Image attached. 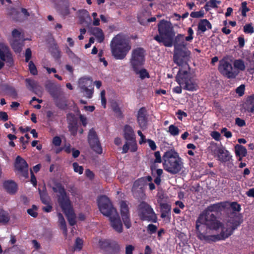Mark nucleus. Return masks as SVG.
I'll use <instances>...</instances> for the list:
<instances>
[{
    "instance_id": "nucleus-13",
    "label": "nucleus",
    "mask_w": 254,
    "mask_h": 254,
    "mask_svg": "<svg viewBox=\"0 0 254 254\" xmlns=\"http://www.w3.org/2000/svg\"><path fill=\"white\" fill-rule=\"evenodd\" d=\"M88 142L90 147L98 154L102 153V148L101 146L98 135L95 130L92 128L90 129L88 135Z\"/></svg>"
},
{
    "instance_id": "nucleus-14",
    "label": "nucleus",
    "mask_w": 254,
    "mask_h": 254,
    "mask_svg": "<svg viewBox=\"0 0 254 254\" xmlns=\"http://www.w3.org/2000/svg\"><path fill=\"white\" fill-rule=\"evenodd\" d=\"M15 171L25 178L29 177L28 164L27 162L19 156L16 157L15 160Z\"/></svg>"
},
{
    "instance_id": "nucleus-39",
    "label": "nucleus",
    "mask_w": 254,
    "mask_h": 254,
    "mask_svg": "<svg viewBox=\"0 0 254 254\" xmlns=\"http://www.w3.org/2000/svg\"><path fill=\"white\" fill-rule=\"evenodd\" d=\"M222 228L221 232H220V234H217L216 235H218L219 238V241L220 240H224L226 239L227 238L230 237V235H228V234L230 233V231L231 230V227H229L227 228H226L224 227H221Z\"/></svg>"
},
{
    "instance_id": "nucleus-1",
    "label": "nucleus",
    "mask_w": 254,
    "mask_h": 254,
    "mask_svg": "<svg viewBox=\"0 0 254 254\" xmlns=\"http://www.w3.org/2000/svg\"><path fill=\"white\" fill-rule=\"evenodd\" d=\"M97 205L101 213L109 217L113 229L118 233L122 232L123 225L120 217L109 198L105 195L99 196Z\"/></svg>"
},
{
    "instance_id": "nucleus-63",
    "label": "nucleus",
    "mask_w": 254,
    "mask_h": 254,
    "mask_svg": "<svg viewBox=\"0 0 254 254\" xmlns=\"http://www.w3.org/2000/svg\"><path fill=\"white\" fill-rule=\"evenodd\" d=\"M83 241L79 238H77L75 241V248L81 250L82 248Z\"/></svg>"
},
{
    "instance_id": "nucleus-15",
    "label": "nucleus",
    "mask_w": 254,
    "mask_h": 254,
    "mask_svg": "<svg viewBox=\"0 0 254 254\" xmlns=\"http://www.w3.org/2000/svg\"><path fill=\"white\" fill-rule=\"evenodd\" d=\"M218 70L223 75L228 78H235L237 74L233 72V67L231 63L227 60H222L220 61Z\"/></svg>"
},
{
    "instance_id": "nucleus-25",
    "label": "nucleus",
    "mask_w": 254,
    "mask_h": 254,
    "mask_svg": "<svg viewBox=\"0 0 254 254\" xmlns=\"http://www.w3.org/2000/svg\"><path fill=\"white\" fill-rule=\"evenodd\" d=\"M187 45L185 42L184 35L178 34L176 37H173V46H174L175 49L179 48H186Z\"/></svg>"
},
{
    "instance_id": "nucleus-7",
    "label": "nucleus",
    "mask_w": 254,
    "mask_h": 254,
    "mask_svg": "<svg viewBox=\"0 0 254 254\" xmlns=\"http://www.w3.org/2000/svg\"><path fill=\"white\" fill-rule=\"evenodd\" d=\"M176 81L180 86L184 85L183 89L186 90L194 91L197 88V85L192 78L190 73L187 70L180 69L176 76Z\"/></svg>"
},
{
    "instance_id": "nucleus-47",
    "label": "nucleus",
    "mask_w": 254,
    "mask_h": 254,
    "mask_svg": "<svg viewBox=\"0 0 254 254\" xmlns=\"http://www.w3.org/2000/svg\"><path fill=\"white\" fill-rule=\"evenodd\" d=\"M168 132L170 133L171 135L177 136V135H178L179 134L180 129L178 128V127L174 125H171L168 127Z\"/></svg>"
},
{
    "instance_id": "nucleus-43",
    "label": "nucleus",
    "mask_w": 254,
    "mask_h": 254,
    "mask_svg": "<svg viewBox=\"0 0 254 254\" xmlns=\"http://www.w3.org/2000/svg\"><path fill=\"white\" fill-rule=\"evenodd\" d=\"M112 108L116 116L120 119H122L124 115L118 104L116 102L112 103Z\"/></svg>"
},
{
    "instance_id": "nucleus-19",
    "label": "nucleus",
    "mask_w": 254,
    "mask_h": 254,
    "mask_svg": "<svg viewBox=\"0 0 254 254\" xmlns=\"http://www.w3.org/2000/svg\"><path fill=\"white\" fill-rule=\"evenodd\" d=\"M99 246L100 249L105 251L118 252L120 250V246L117 243L108 240H99Z\"/></svg>"
},
{
    "instance_id": "nucleus-8",
    "label": "nucleus",
    "mask_w": 254,
    "mask_h": 254,
    "mask_svg": "<svg viewBox=\"0 0 254 254\" xmlns=\"http://www.w3.org/2000/svg\"><path fill=\"white\" fill-rule=\"evenodd\" d=\"M145 50L141 47L134 49L131 52L130 64L133 70H137V68L142 66L145 61Z\"/></svg>"
},
{
    "instance_id": "nucleus-35",
    "label": "nucleus",
    "mask_w": 254,
    "mask_h": 254,
    "mask_svg": "<svg viewBox=\"0 0 254 254\" xmlns=\"http://www.w3.org/2000/svg\"><path fill=\"white\" fill-rule=\"evenodd\" d=\"M235 152L236 156H246L247 150L246 147L239 144L235 145Z\"/></svg>"
},
{
    "instance_id": "nucleus-31",
    "label": "nucleus",
    "mask_w": 254,
    "mask_h": 254,
    "mask_svg": "<svg viewBox=\"0 0 254 254\" xmlns=\"http://www.w3.org/2000/svg\"><path fill=\"white\" fill-rule=\"evenodd\" d=\"M91 34L94 35L99 43L102 42L104 40V35L103 30L99 27H95L90 29Z\"/></svg>"
},
{
    "instance_id": "nucleus-46",
    "label": "nucleus",
    "mask_w": 254,
    "mask_h": 254,
    "mask_svg": "<svg viewBox=\"0 0 254 254\" xmlns=\"http://www.w3.org/2000/svg\"><path fill=\"white\" fill-rule=\"evenodd\" d=\"M234 66L238 69L244 71L245 69V62L243 60H236L234 63Z\"/></svg>"
},
{
    "instance_id": "nucleus-20",
    "label": "nucleus",
    "mask_w": 254,
    "mask_h": 254,
    "mask_svg": "<svg viewBox=\"0 0 254 254\" xmlns=\"http://www.w3.org/2000/svg\"><path fill=\"white\" fill-rule=\"evenodd\" d=\"M144 186H142L139 182H137L136 180L133 184L131 188V192L133 197L138 200H143L145 198Z\"/></svg>"
},
{
    "instance_id": "nucleus-33",
    "label": "nucleus",
    "mask_w": 254,
    "mask_h": 254,
    "mask_svg": "<svg viewBox=\"0 0 254 254\" xmlns=\"http://www.w3.org/2000/svg\"><path fill=\"white\" fill-rule=\"evenodd\" d=\"M161 206V217L163 218L170 217L171 215V206L167 203H162Z\"/></svg>"
},
{
    "instance_id": "nucleus-24",
    "label": "nucleus",
    "mask_w": 254,
    "mask_h": 254,
    "mask_svg": "<svg viewBox=\"0 0 254 254\" xmlns=\"http://www.w3.org/2000/svg\"><path fill=\"white\" fill-rule=\"evenodd\" d=\"M89 81L86 78H81L79 79V86L82 92H85L86 96L88 98H91L93 94V89H89L87 87L88 82Z\"/></svg>"
},
{
    "instance_id": "nucleus-55",
    "label": "nucleus",
    "mask_w": 254,
    "mask_h": 254,
    "mask_svg": "<svg viewBox=\"0 0 254 254\" xmlns=\"http://www.w3.org/2000/svg\"><path fill=\"white\" fill-rule=\"evenodd\" d=\"M29 69L32 75H35L38 74L36 66L32 61H30L29 63Z\"/></svg>"
},
{
    "instance_id": "nucleus-49",
    "label": "nucleus",
    "mask_w": 254,
    "mask_h": 254,
    "mask_svg": "<svg viewBox=\"0 0 254 254\" xmlns=\"http://www.w3.org/2000/svg\"><path fill=\"white\" fill-rule=\"evenodd\" d=\"M146 229L148 234L152 235L157 232L158 227L154 224H149L147 226Z\"/></svg>"
},
{
    "instance_id": "nucleus-16",
    "label": "nucleus",
    "mask_w": 254,
    "mask_h": 254,
    "mask_svg": "<svg viewBox=\"0 0 254 254\" xmlns=\"http://www.w3.org/2000/svg\"><path fill=\"white\" fill-rule=\"evenodd\" d=\"M120 211L123 222L127 229L131 226V222L129 215V208L127 201L122 200L120 202Z\"/></svg>"
},
{
    "instance_id": "nucleus-34",
    "label": "nucleus",
    "mask_w": 254,
    "mask_h": 254,
    "mask_svg": "<svg viewBox=\"0 0 254 254\" xmlns=\"http://www.w3.org/2000/svg\"><path fill=\"white\" fill-rule=\"evenodd\" d=\"M79 18L81 23L86 22L87 20L89 21L91 20L88 11L85 9L79 10Z\"/></svg>"
},
{
    "instance_id": "nucleus-29",
    "label": "nucleus",
    "mask_w": 254,
    "mask_h": 254,
    "mask_svg": "<svg viewBox=\"0 0 254 254\" xmlns=\"http://www.w3.org/2000/svg\"><path fill=\"white\" fill-rule=\"evenodd\" d=\"M243 107L248 112H254V94L248 96L246 99Z\"/></svg>"
},
{
    "instance_id": "nucleus-5",
    "label": "nucleus",
    "mask_w": 254,
    "mask_h": 254,
    "mask_svg": "<svg viewBox=\"0 0 254 254\" xmlns=\"http://www.w3.org/2000/svg\"><path fill=\"white\" fill-rule=\"evenodd\" d=\"M137 212L140 220L142 221L157 223L158 218L152 207L146 202L142 201L137 207Z\"/></svg>"
},
{
    "instance_id": "nucleus-57",
    "label": "nucleus",
    "mask_w": 254,
    "mask_h": 254,
    "mask_svg": "<svg viewBox=\"0 0 254 254\" xmlns=\"http://www.w3.org/2000/svg\"><path fill=\"white\" fill-rule=\"evenodd\" d=\"M230 207L231 208L236 211H240L241 210V207L236 201H233L230 203Z\"/></svg>"
},
{
    "instance_id": "nucleus-45",
    "label": "nucleus",
    "mask_w": 254,
    "mask_h": 254,
    "mask_svg": "<svg viewBox=\"0 0 254 254\" xmlns=\"http://www.w3.org/2000/svg\"><path fill=\"white\" fill-rule=\"evenodd\" d=\"M25 81L27 88L31 91L36 87H37V82L33 79L30 78H26L25 79Z\"/></svg>"
},
{
    "instance_id": "nucleus-59",
    "label": "nucleus",
    "mask_w": 254,
    "mask_h": 254,
    "mask_svg": "<svg viewBox=\"0 0 254 254\" xmlns=\"http://www.w3.org/2000/svg\"><path fill=\"white\" fill-rule=\"evenodd\" d=\"M245 85L241 84L239 87L236 88V92L240 96H243L245 94Z\"/></svg>"
},
{
    "instance_id": "nucleus-42",
    "label": "nucleus",
    "mask_w": 254,
    "mask_h": 254,
    "mask_svg": "<svg viewBox=\"0 0 254 254\" xmlns=\"http://www.w3.org/2000/svg\"><path fill=\"white\" fill-rule=\"evenodd\" d=\"M139 67H137V70H133V71L136 74L139 75V77L141 79H144L146 78H149L150 75L148 71L145 69L143 68L141 70H139Z\"/></svg>"
},
{
    "instance_id": "nucleus-12",
    "label": "nucleus",
    "mask_w": 254,
    "mask_h": 254,
    "mask_svg": "<svg viewBox=\"0 0 254 254\" xmlns=\"http://www.w3.org/2000/svg\"><path fill=\"white\" fill-rule=\"evenodd\" d=\"M52 190L54 192H58L59 193L57 195V197L58 201L60 207L70 202L68 196L66 194L65 189L62 183H55V186L52 188Z\"/></svg>"
},
{
    "instance_id": "nucleus-28",
    "label": "nucleus",
    "mask_w": 254,
    "mask_h": 254,
    "mask_svg": "<svg viewBox=\"0 0 254 254\" xmlns=\"http://www.w3.org/2000/svg\"><path fill=\"white\" fill-rule=\"evenodd\" d=\"M47 91L50 94L54 99L59 97L57 88L55 84L51 81H48L45 85Z\"/></svg>"
},
{
    "instance_id": "nucleus-38",
    "label": "nucleus",
    "mask_w": 254,
    "mask_h": 254,
    "mask_svg": "<svg viewBox=\"0 0 254 254\" xmlns=\"http://www.w3.org/2000/svg\"><path fill=\"white\" fill-rule=\"evenodd\" d=\"M54 100L55 104L58 108L63 110L67 109V104L65 99H59L58 97L57 99Z\"/></svg>"
},
{
    "instance_id": "nucleus-6",
    "label": "nucleus",
    "mask_w": 254,
    "mask_h": 254,
    "mask_svg": "<svg viewBox=\"0 0 254 254\" xmlns=\"http://www.w3.org/2000/svg\"><path fill=\"white\" fill-rule=\"evenodd\" d=\"M195 223L196 235L199 240L208 243L219 241L218 235H207V230L208 228L204 222L199 221V216L197 218Z\"/></svg>"
},
{
    "instance_id": "nucleus-2",
    "label": "nucleus",
    "mask_w": 254,
    "mask_h": 254,
    "mask_svg": "<svg viewBox=\"0 0 254 254\" xmlns=\"http://www.w3.org/2000/svg\"><path fill=\"white\" fill-rule=\"evenodd\" d=\"M110 45L112 56L117 60L125 59L131 49L129 38L123 34L116 35Z\"/></svg>"
},
{
    "instance_id": "nucleus-3",
    "label": "nucleus",
    "mask_w": 254,
    "mask_h": 254,
    "mask_svg": "<svg viewBox=\"0 0 254 254\" xmlns=\"http://www.w3.org/2000/svg\"><path fill=\"white\" fill-rule=\"evenodd\" d=\"M162 160L163 169L171 174H178L183 167L179 154L173 149L168 150L164 153Z\"/></svg>"
},
{
    "instance_id": "nucleus-62",
    "label": "nucleus",
    "mask_w": 254,
    "mask_h": 254,
    "mask_svg": "<svg viewBox=\"0 0 254 254\" xmlns=\"http://www.w3.org/2000/svg\"><path fill=\"white\" fill-rule=\"evenodd\" d=\"M62 142V139L59 136H55L53 138L52 143L56 146H59Z\"/></svg>"
},
{
    "instance_id": "nucleus-22",
    "label": "nucleus",
    "mask_w": 254,
    "mask_h": 254,
    "mask_svg": "<svg viewBox=\"0 0 254 254\" xmlns=\"http://www.w3.org/2000/svg\"><path fill=\"white\" fill-rule=\"evenodd\" d=\"M137 121L139 127L144 129L146 128L147 125V115L145 107L140 108L137 112Z\"/></svg>"
},
{
    "instance_id": "nucleus-11",
    "label": "nucleus",
    "mask_w": 254,
    "mask_h": 254,
    "mask_svg": "<svg viewBox=\"0 0 254 254\" xmlns=\"http://www.w3.org/2000/svg\"><path fill=\"white\" fill-rule=\"evenodd\" d=\"M12 39L10 41V44L16 53H20L23 45L24 40L22 39L21 32L17 29H14L11 32Z\"/></svg>"
},
{
    "instance_id": "nucleus-58",
    "label": "nucleus",
    "mask_w": 254,
    "mask_h": 254,
    "mask_svg": "<svg viewBox=\"0 0 254 254\" xmlns=\"http://www.w3.org/2000/svg\"><path fill=\"white\" fill-rule=\"evenodd\" d=\"M188 36L186 37L185 38V40L187 41L190 42L193 39V34H194V31L192 28L190 27L189 28L188 30Z\"/></svg>"
},
{
    "instance_id": "nucleus-41",
    "label": "nucleus",
    "mask_w": 254,
    "mask_h": 254,
    "mask_svg": "<svg viewBox=\"0 0 254 254\" xmlns=\"http://www.w3.org/2000/svg\"><path fill=\"white\" fill-rule=\"evenodd\" d=\"M60 12L64 17H65L70 14L69 4L68 1L61 7Z\"/></svg>"
},
{
    "instance_id": "nucleus-40",
    "label": "nucleus",
    "mask_w": 254,
    "mask_h": 254,
    "mask_svg": "<svg viewBox=\"0 0 254 254\" xmlns=\"http://www.w3.org/2000/svg\"><path fill=\"white\" fill-rule=\"evenodd\" d=\"M50 52L55 59L58 60L61 58V52L57 44H54L51 47Z\"/></svg>"
},
{
    "instance_id": "nucleus-64",
    "label": "nucleus",
    "mask_w": 254,
    "mask_h": 254,
    "mask_svg": "<svg viewBox=\"0 0 254 254\" xmlns=\"http://www.w3.org/2000/svg\"><path fill=\"white\" fill-rule=\"evenodd\" d=\"M235 124L240 127H243L246 126L245 121L244 120L241 119V118H239V117H237L235 119Z\"/></svg>"
},
{
    "instance_id": "nucleus-36",
    "label": "nucleus",
    "mask_w": 254,
    "mask_h": 254,
    "mask_svg": "<svg viewBox=\"0 0 254 254\" xmlns=\"http://www.w3.org/2000/svg\"><path fill=\"white\" fill-rule=\"evenodd\" d=\"M58 216L59 218V225L63 231V233H64V236L66 237L67 235V228L66 226V223L65 222V219H64V216L62 215L61 213H58Z\"/></svg>"
},
{
    "instance_id": "nucleus-53",
    "label": "nucleus",
    "mask_w": 254,
    "mask_h": 254,
    "mask_svg": "<svg viewBox=\"0 0 254 254\" xmlns=\"http://www.w3.org/2000/svg\"><path fill=\"white\" fill-rule=\"evenodd\" d=\"M72 166L75 172L79 173V175L83 173V167L82 166H79L77 162L73 163Z\"/></svg>"
},
{
    "instance_id": "nucleus-44",
    "label": "nucleus",
    "mask_w": 254,
    "mask_h": 254,
    "mask_svg": "<svg viewBox=\"0 0 254 254\" xmlns=\"http://www.w3.org/2000/svg\"><path fill=\"white\" fill-rule=\"evenodd\" d=\"M224 147H219L217 143L213 142L210 144V146L209 147V149L211 150L213 154L218 155L219 154V150L221 149H223Z\"/></svg>"
},
{
    "instance_id": "nucleus-17",
    "label": "nucleus",
    "mask_w": 254,
    "mask_h": 254,
    "mask_svg": "<svg viewBox=\"0 0 254 254\" xmlns=\"http://www.w3.org/2000/svg\"><path fill=\"white\" fill-rule=\"evenodd\" d=\"M66 121L69 131L71 135L75 136L78 129V118L74 114L69 113L66 114Z\"/></svg>"
},
{
    "instance_id": "nucleus-54",
    "label": "nucleus",
    "mask_w": 254,
    "mask_h": 254,
    "mask_svg": "<svg viewBox=\"0 0 254 254\" xmlns=\"http://www.w3.org/2000/svg\"><path fill=\"white\" fill-rule=\"evenodd\" d=\"M6 92L7 94L13 98L17 97V94L14 88L12 87H7L6 88Z\"/></svg>"
},
{
    "instance_id": "nucleus-51",
    "label": "nucleus",
    "mask_w": 254,
    "mask_h": 254,
    "mask_svg": "<svg viewBox=\"0 0 254 254\" xmlns=\"http://www.w3.org/2000/svg\"><path fill=\"white\" fill-rule=\"evenodd\" d=\"M152 180V177L150 176H148L139 178L136 181H137V182H139L140 184H141L143 186H145L147 182H151Z\"/></svg>"
},
{
    "instance_id": "nucleus-23",
    "label": "nucleus",
    "mask_w": 254,
    "mask_h": 254,
    "mask_svg": "<svg viewBox=\"0 0 254 254\" xmlns=\"http://www.w3.org/2000/svg\"><path fill=\"white\" fill-rule=\"evenodd\" d=\"M227 202H218L209 206L204 211L214 213L215 215L220 213L227 206Z\"/></svg>"
},
{
    "instance_id": "nucleus-9",
    "label": "nucleus",
    "mask_w": 254,
    "mask_h": 254,
    "mask_svg": "<svg viewBox=\"0 0 254 254\" xmlns=\"http://www.w3.org/2000/svg\"><path fill=\"white\" fill-rule=\"evenodd\" d=\"M199 221L204 222L207 227L211 230H217L222 227V224L218 220L214 213L204 211L199 215Z\"/></svg>"
},
{
    "instance_id": "nucleus-10",
    "label": "nucleus",
    "mask_w": 254,
    "mask_h": 254,
    "mask_svg": "<svg viewBox=\"0 0 254 254\" xmlns=\"http://www.w3.org/2000/svg\"><path fill=\"white\" fill-rule=\"evenodd\" d=\"M190 55V52L189 50L184 48H179L175 49V53L174 55V62L179 66H183L184 65L188 66L190 69L189 65L185 62Z\"/></svg>"
},
{
    "instance_id": "nucleus-27",
    "label": "nucleus",
    "mask_w": 254,
    "mask_h": 254,
    "mask_svg": "<svg viewBox=\"0 0 254 254\" xmlns=\"http://www.w3.org/2000/svg\"><path fill=\"white\" fill-rule=\"evenodd\" d=\"M124 137L125 139L129 141L135 140V134L134 130L129 125H125L124 127Z\"/></svg>"
},
{
    "instance_id": "nucleus-50",
    "label": "nucleus",
    "mask_w": 254,
    "mask_h": 254,
    "mask_svg": "<svg viewBox=\"0 0 254 254\" xmlns=\"http://www.w3.org/2000/svg\"><path fill=\"white\" fill-rule=\"evenodd\" d=\"M40 199L42 203L44 204H48L50 203V198L48 196V194L45 192H42L40 191Z\"/></svg>"
},
{
    "instance_id": "nucleus-61",
    "label": "nucleus",
    "mask_w": 254,
    "mask_h": 254,
    "mask_svg": "<svg viewBox=\"0 0 254 254\" xmlns=\"http://www.w3.org/2000/svg\"><path fill=\"white\" fill-rule=\"evenodd\" d=\"M247 2L244 1V2H242V15L243 16H246V12L250 10V9L247 6Z\"/></svg>"
},
{
    "instance_id": "nucleus-60",
    "label": "nucleus",
    "mask_w": 254,
    "mask_h": 254,
    "mask_svg": "<svg viewBox=\"0 0 254 254\" xmlns=\"http://www.w3.org/2000/svg\"><path fill=\"white\" fill-rule=\"evenodd\" d=\"M190 16L194 18H199V17H203L204 13L201 11H192L190 13Z\"/></svg>"
},
{
    "instance_id": "nucleus-4",
    "label": "nucleus",
    "mask_w": 254,
    "mask_h": 254,
    "mask_svg": "<svg viewBox=\"0 0 254 254\" xmlns=\"http://www.w3.org/2000/svg\"><path fill=\"white\" fill-rule=\"evenodd\" d=\"M158 28L159 35H156L154 39L159 43H162L165 47H172L173 37H175V32L171 23L162 20L158 24Z\"/></svg>"
},
{
    "instance_id": "nucleus-56",
    "label": "nucleus",
    "mask_w": 254,
    "mask_h": 254,
    "mask_svg": "<svg viewBox=\"0 0 254 254\" xmlns=\"http://www.w3.org/2000/svg\"><path fill=\"white\" fill-rule=\"evenodd\" d=\"M243 31L246 33H253L254 32V28L251 24H247L243 27Z\"/></svg>"
},
{
    "instance_id": "nucleus-37",
    "label": "nucleus",
    "mask_w": 254,
    "mask_h": 254,
    "mask_svg": "<svg viewBox=\"0 0 254 254\" xmlns=\"http://www.w3.org/2000/svg\"><path fill=\"white\" fill-rule=\"evenodd\" d=\"M10 220V215L8 212L3 209H0V223L3 224L7 223Z\"/></svg>"
},
{
    "instance_id": "nucleus-52",
    "label": "nucleus",
    "mask_w": 254,
    "mask_h": 254,
    "mask_svg": "<svg viewBox=\"0 0 254 254\" xmlns=\"http://www.w3.org/2000/svg\"><path fill=\"white\" fill-rule=\"evenodd\" d=\"M37 209L38 208L36 205H32V208L28 209L27 211L31 216L35 218L38 216V213L36 212Z\"/></svg>"
},
{
    "instance_id": "nucleus-26",
    "label": "nucleus",
    "mask_w": 254,
    "mask_h": 254,
    "mask_svg": "<svg viewBox=\"0 0 254 254\" xmlns=\"http://www.w3.org/2000/svg\"><path fill=\"white\" fill-rule=\"evenodd\" d=\"M232 156L230 152L224 148L219 150V154L217 155L218 160L222 163H228L232 160Z\"/></svg>"
},
{
    "instance_id": "nucleus-48",
    "label": "nucleus",
    "mask_w": 254,
    "mask_h": 254,
    "mask_svg": "<svg viewBox=\"0 0 254 254\" xmlns=\"http://www.w3.org/2000/svg\"><path fill=\"white\" fill-rule=\"evenodd\" d=\"M66 53L68 57L73 61L79 62L80 59L75 54V53L68 47L66 49Z\"/></svg>"
},
{
    "instance_id": "nucleus-30",
    "label": "nucleus",
    "mask_w": 254,
    "mask_h": 254,
    "mask_svg": "<svg viewBox=\"0 0 254 254\" xmlns=\"http://www.w3.org/2000/svg\"><path fill=\"white\" fill-rule=\"evenodd\" d=\"M3 186L6 191L9 194H13L17 191V185L13 181H6L3 183Z\"/></svg>"
},
{
    "instance_id": "nucleus-18",
    "label": "nucleus",
    "mask_w": 254,
    "mask_h": 254,
    "mask_svg": "<svg viewBox=\"0 0 254 254\" xmlns=\"http://www.w3.org/2000/svg\"><path fill=\"white\" fill-rule=\"evenodd\" d=\"M61 207L63 212L64 213L69 224L71 226L75 225L76 223V214L72 206L71 201L61 206Z\"/></svg>"
},
{
    "instance_id": "nucleus-32",
    "label": "nucleus",
    "mask_w": 254,
    "mask_h": 254,
    "mask_svg": "<svg viewBox=\"0 0 254 254\" xmlns=\"http://www.w3.org/2000/svg\"><path fill=\"white\" fill-rule=\"evenodd\" d=\"M198 30L203 33L208 29H212V24L207 19H201L197 25Z\"/></svg>"
},
{
    "instance_id": "nucleus-21",
    "label": "nucleus",
    "mask_w": 254,
    "mask_h": 254,
    "mask_svg": "<svg viewBox=\"0 0 254 254\" xmlns=\"http://www.w3.org/2000/svg\"><path fill=\"white\" fill-rule=\"evenodd\" d=\"M0 59L2 61H5L10 64H13V59L8 46L0 45Z\"/></svg>"
}]
</instances>
